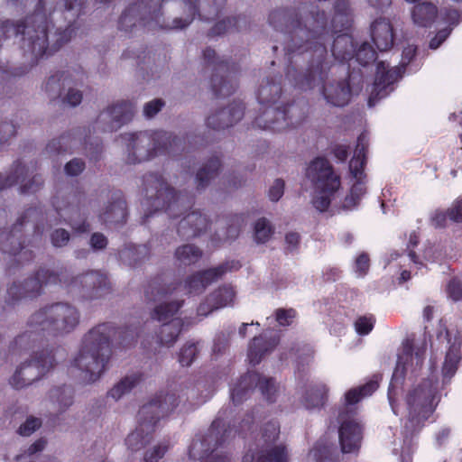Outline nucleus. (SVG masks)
I'll list each match as a JSON object with an SVG mask.
<instances>
[{
    "instance_id": "1",
    "label": "nucleus",
    "mask_w": 462,
    "mask_h": 462,
    "mask_svg": "<svg viewBox=\"0 0 462 462\" xmlns=\"http://www.w3.org/2000/svg\"><path fill=\"white\" fill-rule=\"evenodd\" d=\"M329 0H317L303 4L299 13L292 8L273 10L268 17L269 24L283 33L284 51L310 56V74L316 71L318 79L325 75L328 68L327 60V42L337 32L348 30L352 23L349 0H335L333 14L328 23L326 8Z\"/></svg>"
},
{
    "instance_id": "2",
    "label": "nucleus",
    "mask_w": 462,
    "mask_h": 462,
    "mask_svg": "<svg viewBox=\"0 0 462 462\" xmlns=\"http://www.w3.org/2000/svg\"><path fill=\"white\" fill-rule=\"evenodd\" d=\"M29 0H8L14 6L26 5ZM87 0H63L64 11L71 13L73 18L79 17L85 8ZM50 15L46 14L45 0H38L34 12L23 20L14 23L5 20L0 23V48L4 42L12 37L21 36V49L29 67L14 69L11 74L20 77L38 64L43 57H49L58 51L61 46L70 41L74 32L73 23L64 30L58 29L54 33V43L50 46L48 32L51 24Z\"/></svg>"
},
{
    "instance_id": "3",
    "label": "nucleus",
    "mask_w": 462,
    "mask_h": 462,
    "mask_svg": "<svg viewBox=\"0 0 462 462\" xmlns=\"http://www.w3.org/2000/svg\"><path fill=\"white\" fill-rule=\"evenodd\" d=\"M226 0H138L121 14L118 29L132 32L134 28L184 29L199 14L201 20L218 17Z\"/></svg>"
},
{
    "instance_id": "4",
    "label": "nucleus",
    "mask_w": 462,
    "mask_h": 462,
    "mask_svg": "<svg viewBox=\"0 0 462 462\" xmlns=\"http://www.w3.org/2000/svg\"><path fill=\"white\" fill-rule=\"evenodd\" d=\"M48 285H60L73 297L88 300L100 299L111 291L108 277L97 271L73 276L64 266L54 270L40 267L33 276L23 283L14 282L7 289L5 303L13 307L22 299L36 298L42 293L43 287Z\"/></svg>"
},
{
    "instance_id": "5",
    "label": "nucleus",
    "mask_w": 462,
    "mask_h": 462,
    "mask_svg": "<svg viewBox=\"0 0 462 462\" xmlns=\"http://www.w3.org/2000/svg\"><path fill=\"white\" fill-rule=\"evenodd\" d=\"M139 337V328L134 325L116 328L112 323H102L90 329L83 337L81 347L73 360L82 381L96 382L104 373L112 350L111 341L123 348L134 345Z\"/></svg>"
},
{
    "instance_id": "6",
    "label": "nucleus",
    "mask_w": 462,
    "mask_h": 462,
    "mask_svg": "<svg viewBox=\"0 0 462 462\" xmlns=\"http://www.w3.org/2000/svg\"><path fill=\"white\" fill-rule=\"evenodd\" d=\"M80 313L71 304L55 302L34 311L26 322L25 331L14 340L12 352L28 350L36 341L47 336L59 337L71 333L79 324Z\"/></svg>"
},
{
    "instance_id": "7",
    "label": "nucleus",
    "mask_w": 462,
    "mask_h": 462,
    "mask_svg": "<svg viewBox=\"0 0 462 462\" xmlns=\"http://www.w3.org/2000/svg\"><path fill=\"white\" fill-rule=\"evenodd\" d=\"M281 74L267 76L257 90V100L262 111L253 121V127L272 132H282L295 128L306 118L305 106L292 100L276 106L282 95Z\"/></svg>"
},
{
    "instance_id": "8",
    "label": "nucleus",
    "mask_w": 462,
    "mask_h": 462,
    "mask_svg": "<svg viewBox=\"0 0 462 462\" xmlns=\"http://www.w3.org/2000/svg\"><path fill=\"white\" fill-rule=\"evenodd\" d=\"M284 54L287 60L286 78L294 88L300 90H309L320 87L322 95L328 103L335 106H344L348 104L351 98V88L346 79L326 85L333 66V61L328 52V68L326 69L325 75L321 76L320 80L316 77V71L311 72L312 75L310 74V59L309 55L300 53L296 58L294 52L292 54V52L284 51Z\"/></svg>"
},
{
    "instance_id": "9",
    "label": "nucleus",
    "mask_w": 462,
    "mask_h": 462,
    "mask_svg": "<svg viewBox=\"0 0 462 462\" xmlns=\"http://www.w3.org/2000/svg\"><path fill=\"white\" fill-rule=\"evenodd\" d=\"M127 141L126 163L136 164L149 161L158 155L176 157L187 149L189 136L178 137L165 131L125 134L122 136Z\"/></svg>"
},
{
    "instance_id": "10",
    "label": "nucleus",
    "mask_w": 462,
    "mask_h": 462,
    "mask_svg": "<svg viewBox=\"0 0 462 462\" xmlns=\"http://www.w3.org/2000/svg\"><path fill=\"white\" fill-rule=\"evenodd\" d=\"M180 403L175 393H158L152 401L143 405L138 411V427L125 439V445L132 452L143 448L152 439L157 422L171 413Z\"/></svg>"
},
{
    "instance_id": "11",
    "label": "nucleus",
    "mask_w": 462,
    "mask_h": 462,
    "mask_svg": "<svg viewBox=\"0 0 462 462\" xmlns=\"http://www.w3.org/2000/svg\"><path fill=\"white\" fill-rule=\"evenodd\" d=\"M42 218V208L37 207L29 208L18 217L10 231L0 232V250L3 254L14 257L7 267L9 273L12 269L23 266L34 259L32 251L26 248V239L23 229L27 223L32 222L34 224L33 236L41 238L43 231L40 225V219Z\"/></svg>"
},
{
    "instance_id": "12",
    "label": "nucleus",
    "mask_w": 462,
    "mask_h": 462,
    "mask_svg": "<svg viewBox=\"0 0 462 462\" xmlns=\"http://www.w3.org/2000/svg\"><path fill=\"white\" fill-rule=\"evenodd\" d=\"M143 185L145 192L143 205L147 209L143 217V224H146L148 219L159 211L166 212L170 218H176L182 213L185 196L176 192L162 174H145L143 177Z\"/></svg>"
},
{
    "instance_id": "13",
    "label": "nucleus",
    "mask_w": 462,
    "mask_h": 462,
    "mask_svg": "<svg viewBox=\"0 0 462 462\" xmlns=\"http://www.w3.org/2000/svg\"><path fill=\"white\" fill-rule=\"evenodd\" d=\"M438 393L437 383L423 380L406 396L407 417L403 425V435L411 438L424 427L435 410L434 402Z\"/></svg>"
},
{
    "instance_id": "14",
    "label": "nucleus",
    "mask_w": 462,
    "mask_h": 462,
    "mask_svg": "<svg viewBox=\"0 0 462 462\" xmlns=\"http://www.w3.org/2000/svg\"><path fill=\"white\" fill-rule=\"evenodd\" d=\"M306 174L316 192L312 199L313 207L319 212L327 211L332 197L341 186L339 175L336 174L328 160L322 157H318L310 162Z\"/></svg>"
},
{
    "instance_id": "15",
    "label": "nucleus",
    "mask_w": 462,
    "mask_h": 462,
    "mask_svg": "<svg viewBox=\"0 0 462 462\" xmlns=\"http://www.w3.org/2000/svg\"><path fill=\"white\" fill-rule=\"evenodd\" d=\"M203 59L207 65L213 66V73L210 79L213 96L216 98H220L234 94L238 86L235 77L237 71L236 64L218 60L215 50L209 47L203 51Z\"/></svg>"
},
{
    "instance_id": "16",
    "label": "nucleus",
    "mask_w": 462,
    "mask_h": 462,
    "mask_svg": "<svg viewBox=\"0 0 462 462\" xmlns=\"http://www.w3.org/2000/svg\"><path fill=\"white\" fill-rule=\"evenodd\" d=\"M55 365V354L52 349L37 351L29 361L16 369L9 383L14 389L24 388L41 379Z\"/></svg>"
},
{
    "instance_id": "17",
    "label": "nucleus",
    "mask_w": 462,
    "mask_h": 462,
    "mask_svg": "<svg viewBox=\"0 0 462 462\" xmlns=\"http://www.w3.org/2000/svg\"><path fill=\"white\" fill-rule=\"evenodd\" d=\"M258 387L263 397L270 403L276 401L278 387L272 377H264L261 374L249 371L242 375L238 382L230 389V398L235 405L247 400L254 390Z\"/></svg>"
},
{
    "instance_id": "18",
    "label": "nucleus",
    "mask_w": 462,
    "mask_h": 462,
    "mask_svg": "<svg viewBox=\"0 0 462 462\" xmlns=\"http://www.w3.org/2000/svg\"><path fill=\"white\" fill-rule=\"evenodd\" d=\"M86 201L84 190L77 189L67 195L58 193L52 198L51 204L57 214L64 218V222L69 225L75 233L86 234L90 231V224L87 217L81 220L73 217V214L79 213L86 205Z\"/></svg>"
},
{
    "instance_id": "19",
    "label": "nucleus",
    "mask_w": 462,
    "mask_h": 462,
    "mask_svg": "<svg viewBox=\"0 0 462 462\" xmlns=\"http://www.w3.org/2000/svg\"><path fill=\"white\" fill-rule=\"evenodd\" d=\"M415 53V48H408L403 51V56L407 61L402 62V68L394 67L389 69L384 61H379L377 63L373 88L368 98L369 106H374L380 99L384 98L393 91V85L402 77L405 66L412 60Z\"/></svg>"
},
{
    "instance_id": "20",
    "label": "nucleus",
    "mask_w": 462,
    "mask_h": 462,
    "mask_svg": "<svg viewBox=\"0 0 462 462\" xmlns=\"http://www.w3.org/2000/svg\"><path fill=\"white\" fill-rule=\"evenodd\" d=\"M426 343L414 349L413 340L407 338L403 341L401 353L398 355L395 369L393 371L391 385L404 379L409 369L415 372L420 369L425 359Z\"/></svg>"
},
{
    "instance_id": "21",
    "label": "nucleus",
    "mask_w": 462,
    "mask_h": 462,
    "mask_svg": "<svg viewBox=\"0 0 462 462\" xmlns=\"http://www.w3.org/2000/svg\"><path fill=\"white\" fill-rule=\"evenodd\" d=\"M29 168L23 165L19 160L15 161L12 171L4 176L0 173V190L21 183V194H33L40 190L43 186V180L41 175L33 174L30 180L25 182L29 177Z\"/></svg>"
},
{
    "instance_id": "22",
    "label": "nucleus",
    "mask_w": 462,
    "mask_h": 462,
    "mask_svg": "<svg viewBox=\"0 0 462 462\" xmlns=\"http://www.w3.org/2000/svg\"><path fill=\"white\" fill-rule=\"evenodd\" d=\"M232 267L229 263H224L213 268L197 272L185 280V289L188 294L202 293L208 286L220 279Z\"/></svg>"
},
{
    "instance_id": "23",
    "label": "nucleus",
    "mask_w": 462,
    "mask_h": 462,
    "mask_svg": "<svg viewBox=\"0 0 462 462\" xmlns=\"http://www.w3.org/2000/svg\"><path fill=\"white\" fill-rule=\"evenodd\" d=\"M134 116V106L128 101H121L108 106L102 112L97 118V122L108 120L101 126L103 132H113L120 128L123 125L128 123Z\"/></svg>"
},
{
    "instance_id": "24",
    "label": "nucleus",
    "mask_w": 462,
    "mask_h": 462,
    "mask_svg": "<svg viewBox=\"0 0 462 462\" xmlns=\"http://www.w3.org/2000/svg\"><path fill=\"white\" fill-rule=\"evenodd\" d=\"M245 114V106L241 101H234L227 107L211 115L206 120L207 126L214 130H222L239 122Z\"/></svg>"
},
{
    "instance_id": "25",
    "label": "nucleus",
    "mask_w": 462,
    "mask_h": 462,
    "mask_svg": "<svg viewBox=\"0 0 462 462\" xmlns=\"http://www.w3.org/2000/svg\"><path fill=\"white\" fill-rule=\"evenodd\" d=\"M111 201L99 215V220L102 224L107 225H124L127 218L126 201L124 199L123 192L119 189L111 191Z\"/></svg>"
},
{
    "instance_id": "26",
    "label": "nucleus",
    "mask_w": 462,
    "mask_h": 462,
    "mask_svg": "<svg viewBox=\"0 0 462 462\" xmlns=\"http://www.w3.org/2000/svg\"><path fill=\"white\" fill-rule=\"evenodd\" d=\"M236 292L233 287L222 285L208 295L203 302H201L197 312L199 316H208L214 310L232 305Z\"/></svg>"
},
{
    "instance_id": "27",
    "label": "nucleus",
    "mask_w": 462,
    "mask_h": 462,
    "mask_svg": "<svg viewBox=\"0 0 462 462\" xmlns=\"http://www.w3.org/2000/svg\"><path fill=\"white\" fill-rule=\"evenodd\" d=\"M343 453H357L363 440V427L354 420H344L338 430Z\"/></svg>"
},
{
    "instance_id": "28",
    "label": "nucleus",
    "mask_w": 462,
    "mask_h": 462,
    "mask_svg": "<svg viewBox=\"0 0 462 462\" xmlns=\"http://www.w3.org/2000/svg\"><path fill=\"white\" fill-rule=\"evenodd\" d=\"M209 220L199 211H192L184 216L178 224L177 233L182 239H191L206 232Z\"/></svg>"
},
{
    "instance_id": "29",
    "label": "nucleus",
    "mask_w": 462,
    "mask_h": 462,
    "mask_svg": "<svg viewBox=\"0 0 462 462\" xmlns=\"http://www.w3.org/2000/svg\"><path fill=\"white\" fill-rule=\"evenodd\" d=\"M280 342V337L272 335L268 337L265 333L254 337L249 344L247 357L253 365H258L262 359L274 350Z\"/></svg>"
},
{
    "instance_id": "30",
    "label": "nucleus",
    "mask_w": 462,
    "mask_h": 462,
    "mask_svg": "<svg viewBox=\"0 0 462 462\" xmlns=\"http://www.w3.org/2000/svg\"><path fill=\"white\" fill-rule=\"evenodd\" d=\"M373 42L380 51H389L394 42L393 28L389 19L380 17L371 24Z\"/></svg>"
},
{
    "instance_id": "31",
    "label": "nucleus",
    "mask_w": 462,
    "mask_h": 462,
    "mask_svg": "<svg viewBox=\"0 0 462 462\" xmlns=\"http://www.w3.org/2000/svg\"><path fill=\"white\" fill-rule=\"evenodd\" d=\"M368 146V134L363 132L357 137L355 152L349 162V171L355 180H364L365 178V166L366 164Z\"/></svg>"
},
{
    "instance_id": "32",
    "label": "nucleus",
    "mask_w": 462,
    "mask_h": 462,
    "mask_svg": "<svg viewBox=\"0 0 462 462\" xmlns=\"http://www.w3.org/2000/svg\"><path fill=\"white\" fill-rule=\"evenodd\" d=\"M85 129L77 128L71 132L63 134L59 138L51 140L46 145L47 152L51 154H61L66 152H71V149L74 146L77 140L82 141L84 144L88 143V138L86 134L83 136Z\"/></svg>"
},
{
    "instance_id": "33",
    "label": "nucleus",
    "mask_w": 462,
    "mask_h": 462,
    "mask_svg": "<svg viewBox=\"0 0 462 462\" xmlns=\"http://www.w3.org/2000/svg\"><path fill=\"white\" fill-rule=\"evenodd\" d=\"M249 28V21L245 15H238L227 17L218 21L208 31V36H221L226 32H236L247 30Z\"/></svg>"
},
{
    "instance_id": "34",
    "label": "nucleus",
    "mask_w": 462,
    "mask_h": 462,
    "mask_svg": "<svg viewBox=\"0 0 462 462\" xmlns=\"http://www.w3.org/2000/svg\"><path fill=\"white\" fill-rule=\"evenodd\" d=\"M331 37L334 38L331 52L335 60L345 62L354 58L355 47L353 44V39L348 33L343 32H337Z\"/></svg>"
},
{
    "instance_id": "35",
    "label": "nucleus",
    "mask_w": 462,
    "mask_h": 462,
    "mask_svg": "<svg viewBox=\"0 0 462 462\" xmlns=\"http://www.w3.org/2000/svg\"><path fill=\"white\" fill-rule=\"evenodd\" d=\"M183 300H176L170 302H162L154 307L151 312V318L162 322H171L173 319H181L177 317L180 310L183 307Z\"/></svg>"
},
{
    "instance_id": "36",
    "label": "nucleus",
    "mask_w": 462,
    "mask_h": 462,
    "mask_svg": "<svg viewBox=\"0 0 462 462\" xmlns=\"http://www.w3.org/2000/svg\"><path fill=\"white\" fill-rule=\"evenodd\" d=\"M328 389L324 383H312L308 386L302 403L307 409L321 408L328 400Z\"/></svg>"
},
{
    "instance_id": "37",
    "label": "nucleus",
    "mask_w": 462,
    "mask_h": 462,
    "mask_svg": "<svg viewBox=\"0 0 462 462\" xmlns=\"http://www.w3.org/2000/svg\"><path fill=\"white\" fill-rule=\"evenodd\" d=\"M437 16V6L427 1L415 5L411 11V17L414 23L421 27L430 26L435 22Z\"/></svg>"
},
{
    "instance_id": "38",
    "label": "nucleus",
    "mask_w": 462,
    "mask_h": 462,
    "mask_svg": "<svg viewBox=\"0 0 462 462\" xmlns=\"http://www.w3.org/2000/svg\"><path fill=\"white\" fill-rule=\"evenodd\" d=\"M251 462H289L287 448L280 444L263 448L251 456Z\"/></svg>"
},
{
    "instance_id": "39",
    "label": "nucleus",
    "mask_w": 462,
    "mask_h": 462,
    "mask_svg": "<svg viewBox=\"0 0 462 462\" xmlns=\"http://www.w3.org/2000/svg\"><path fill=\"white\" fill-rule=\"evenodd\" d=\"M220 168L221 162L217 156L209 158L196 174L197 189H201L208 187L210 180L217 176Z\"/></svg>"
},
{
    "instance_id": "40",
    "label": "nucleus",
    "mask_w": 462,
    "mask_h": 462,
    "mask_svg": "<svg viewBox=\"0 0 462 462\" xmlns=\"http://www.w3.org/2000/svg\"><path fill=\"white\" fill-rule=\"evenodd\" d=\"M461 345L462 339L461 337L458 336L455 337L454 342L449 346L442 366V374L444 377L450 378L456 374L458 363L461 359Z\"/></svg>"
},
{
    "instance_id": "41",
    "label": "nucleus",
    "mask_w": 462,
    "mask_h": 462,
    "mask_svg": "<svg viewBox=\"0 0 462 462\" xmlns=\"http://www.w3.org/2000/svg\"><path fill=\"white\" fill-rule=\"evenodd\" d=\"M183 328L182 319H173L171 322L162 324L157 334L158 342L161 346H171L178 339Z\"/></svg>"
},
{
    "instance_id": "42",
    "label": "nucleus",
    "mask_w": 462,
    "mask_h": 462,
    "mask_svg": "<svg viewBox=\"0 0 462 462\" xmlns=\"http://www.w3.org/2000/svg\"><path fill=\"white\" fill-rule=\"evenodd\" d=\"M379 387L377 379H371L365 384L351 388L345 393L346 405H355L362 399L371 396Z\"/></svg>"
},
{
    "instance_id": "43",
    "label": "nucleus",
    "mask_w": 462,
    "mask_h": 462,
    "mask_svg": "<svg viewBox=\"0 0 462 462\" xmlns=\"http://www.w3.org/2000/svg\"><path fill=\"white\" fill-rule=\"evenodd\" d=\"M143 380L142 373L126 375L121 379L108 393L107 395L117 401L125 394L130 393Z\"/></svg>"
},
{
    "instance_id": "44",
    "label": "nucleus",
    "mask_w": 462,
    "mask_h": 462,
    "mask_svg": "<svg viewBox=\"0 0 462 462\" xmlns=\"http://www.w3.org/2000/svg\"><path fill=\"white\" fill-rule=\"evenodd\" d=\"M50 398L57 403L59 411L63 412L74 402V390L68 385L54 387L50 391Z\"/></svg>"
},
{
    "instance_id": "45",
    "label": "nucleus",
    "mask_w": 462,
    "mask_h": 462,
    "mask_svg": "<svg viewBox=\"0 0 462 462\" xmlns=\"http://www.w3.org/2000/svg\"><path fill=\"white\" fill-rule=\"evenodd\" d=\"M176 259L183 264H193L202 257V251L194 245L179 246L175 251Z\"/></svg>"
},
{
    "instance_id": "46",
    "label": "nucleus",
    "mask_w": 462,
    "mask_h": 462,
    "mask_svg": "<svg viewBox=\"0 0 462 462\" xmlns=\"http://www.w3.org/2000/svg\"><path fill=\"white\" fill-rule=\"evenodd\" d=\"M67 79L68 75H66L65 71L58 72L48 79L45 83V91L50 95L51 99L61 96Z\"/></svg>"
},
{
    "instance_id": "47",
    "label": "nucleus",
    "mask_w": 462,
    "mask_h": 462,
    "mask_svg": "<svg viewBox=\"0 0 462 462\" xmlns=\"http://www.w3.org/2000/svg\"><path fill=\"white\" fill-rule=\"evenodd\" d=\"M180 283H171L168 285H161L158 282V278L152 280L148 289L145 291L146 296L151 300H155L156 297H164L173 293L177 290Z\"/></svg>"
},
{
    "instance_id": "48",
    "label": "nucleus",
    "mask_w": 462,
    "mask_h": 462,
    "mask_svg": "<svg viewBox=\"0 0 462 462\" xmlns=\"http://www.w3.org/2000/svg\"><path fill=\"white\" fill-rule=\"evenodd\" d=\"M365 193L364 180H356V183L351 187L349 194L345 198L344 206L347 208L356 207Z\"/></svg>"
},
{
    "instance_id": "49",
    "label": "nucleus",
    "mask_w": 462,
    "mask_h": 462,
    "mask_svg": "<svg viewBox=\"0 0 462 462\" xmlns=\"http://www.w3.org/2000/svg\"><path fill=\"white\" fill-rule=\"evenodd\" d=\"M354 57L360 65L365 67L373 63L376 60L377 54L369 43L364 42L355 51Z\"/></svg>"
},
{
    "instance_id": "50",
    "label": "nucleus",
    "mask_w": 462,
    "mask_h": 462,
    "mask_svg": "<svg viewBox=\"0 0 462 462\" xmlns=\"http://www.w3.org/2000/svg\"><path fill=\"white\" fill-rule=\"evenodd\" d=\"M199 354V348L195 343L187 342L180 350L178 361L181 366H189Z\"/></svg>"
},
{
    "instance_id": "51",
    "label": "nucleus",
    "mask_w": 462,
    "mask_h": 462,
    "mask_svg": "<svg viewBox=\"0 0 462 462\" xmlns=\"http://www.w3.org/2000/svg\"><path fill=\"white\" fill-rule=\"evenodd\" d=\"M273 230L269 221L264 218H259L254 225V238L257 243H265L273 235Z\"/></svg>"
},
{
    "instance_id": "52",
    "label": "nucleus",
    "mask_w": 462,
    "mask_h": 462,
    "mask_svg": "<svg viewBox=\"0 0 462 462\" xmlns=\"http://www.w3.org/2000/svg\"><path fill=\"white\" fill-rule=\"evenodd\" d=\"M375 318L372 314L360 316L354 323L356 333L360 336L368 335L375 325Z\"/></svg>"
},
{
    "instance_id": "53",
    "label": "nucleus",
    "mask_w": 462,
    "mask_h": 462,
    "mask_svg": "<svg viewBox=\"0 0 462 462\" xmlns=\"http://www.w3.org/2000/svg\"><path fill=\"white\" fill-rule=\"evenodd\" d=\"M296 317H297V311L292 308H289V309L279 308V309H276L274 311L275 320L281 327L291 326L293 323Z\"/></svg>"
},
{
    "instance_id": "54",
    "label": "nucleus",
    "mask_w": 462,
    "mask_h": 462,
    "mask_svg": "<svg viewBox=\"0 0 462 462\" xmlns=\"http://www.w3.org/2000/svg\"><path fill=\"white\" fill-rule=\"evenodd\" d=\"M447 293L453 301L462 300V280L453 277L447 284Z\"/></svg>"
},
{
    "instance_id": "55",
    "label": "nucleus",
    "mask_w": 462,
    "mask_h": 462,
    "mask_svg": "<svg viewBox=\"0 0 462 462\" xmlns=\"http://www.w3.org/2000/svg\"><path fill=\"white\" fill-rule=\"evenodd\" d=\"M169 443H160L155 446L152 449L147 450L144 453L143 461L144 462H158L161 458H162L165 453L169 449Z\"/></svg>"
},
{
    "instance_id": "56",
    "label": "nucleus",
    "mask_w": 462,
    "mask_h": 462,
    "mask_svg": "<svg viewBox=\"0 0 462 462\" xmlns=\"http://www.w3.org/2000/svg\"><path fill=\"white\" fill-rule=\"evenodd\" d=\"M70 239L69 233L64 228H57L51 234V242L54 247H63Z\"/></svg>"
},
{
    "instance_id": "57",
    "label": "nucleus",
    "mask_w": 462,
    "mask_h": 462,
    "mask_svg": "<svg viewBox=\"0 0 462 462\" xmlns=\"http://www.w3.org/2000/svg\"><path fill=\"white\" fill-rule=\"evenodd\" d=\"M280 434V426L276 421H269L263 428V438L267 443L274 442Z\"/></svg>"
},
{
    "instance_id": "58",
    "label": "nucleus",
    "mask_w": 462,
    "mask_h": 462,
    "mask_svg": "<svg viewBox=\"0 0 462 462\" xmlns=\"http://www.w3.org/2000/svg\"><path fill=\"white\" fill-rule=\"evenodd\" d=\"M42 425V421L38 418L30 417L28 418L24 423H23L17 432L21 436H30L37 429H39Z\"/></svg>"
},
{
    "instance_id": "59",
    "label": "nucleus",
    "mask_w": 462,
    "mask_h": 462,
    "mask_svg": "<svg viewBox=\"0 0 462 462\" xmlns=\"http://www.w3.org/2000/svg\"><path fill=\"white\" fill-rule=\"evenodd\" d=\"M85 167L83 160L74 158L65 164L64 171L69 176H78L85 170Z\"/></svg>"
},
{
    "instance_id": "60",
    "label": "nucleus",
    "mask_w": 462,
    "mask_h": 462,
    "mask_svg": "<svg viewBox=\"0 0 462 462\" xmlns=\"http://www.w3.org/2000/svg\"><path fill=\"white\" fill-rule=\"evenodd\" d=\"M370 267V258L366 253H361L356 259L355 270L359 276H365Z\"/></svg>"
},
{
    "instance_id": "61",
    "label": "nucleus",
    "mask_w": 462,
    "mask_h": 462,
    "mask_svg": "<svg viewBox=\"0 0 462 462\" xmlns=\"http://www.w3.org/2000/svg\"><path fill=\"white\" fill-rule=\"evenodd\" d=\"M461 12L454 8H445L441 12L442 20L450 26H456L461 20Z\"/></svg>"
},
{
    "instance_id": "62",
    "label": "nucleus",
    "mask_w": 462,
    "mask_h": 462,
    "mask_svg": "<svg viewBox=\"0 0 462 462\" xmlns=\"http://www.w3.org/2000/svg\"><path fill=\"white\" fill-rule=\"evenodd\" d=\"M448 218L455 223H462V198L457 199L448 208Z\"/></svg>"
},
{
    "instance_id": "63",
    "label": "nucleus",
    "mask_w": 462,
    "mask_h": 462,
    "mask_svg": "<svg viewBox=\"0 0 462 462\" xmlns=\"http://www.w3.org/2000/svg\"><path fill=\"white\" fill-rule=\"evenodd\" d=\"M17 129L13 123L4 122L0 124V145L5 143L9 138L16 134Z\"/></svg>"
},
{
    "instance_id": "64",
    "label": "nucleus",
    "mask_w": 462,
    "mask_h": 462,
    "mask_svg": "<svg viewBox=\"0 0 462 462\" xmlns=\"http://www.w3.org/2000/svg\"><path fill=\"white\" fill-rule=\"evenodd\" d=\"M89 245L94 250H103L107 246L108 240L104 234L95 232L90 236Z\"/></svg>"
}]
</instances>
